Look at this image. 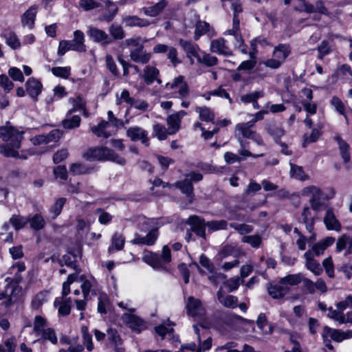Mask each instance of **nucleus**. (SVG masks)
<instances>
[{
	"instance_id": "72a5a7b5",
	"label": "nucleus",
	"mask_w": 352,
	"mask_h": 352,
	"mask_svg": "<svg viewBox=\"0 0 352 352\" xmlns=\"http://www.w3.org/2000/svg\"><path fill=\"white\" fill-rule=\"evenodd\" d=\"M125 243L124 236L118 232L114 233L111 237V245L109 248V252L113 253L115 251H120L123 249Z\"/></svg>"
},
{
	"instance_id": "774afa93",
	"label": "nucleus",
	"mask_w": 352,
	"mask_h": 352,
	"mask_svg": "<svg viewBox=\"0 0 352 352\" xmlns=\"http://www.w3.org/2000/svg\"><path fill=\"white\" fill-rule=\"evenodd\" d=\"M65 201L66 199L65 198H60L57 199L54 205L51 207L50 212L52 214L53 219H55L60 214Z\"/></svg>"
},
{
	"instance_id": "f3484780",
	"label": "nucleus",
	"mask_w": 352,
	"mask_h": 352,
	"mask_svg": "<svg viewBox=\"0 0 352 352\" xmlns=\"http://www.w3.org/2000/svg\"><path fill=\"white\" fill-rule=\"evenodd\" d=\"M159 233L157 228H152L148 234L142 236L136 234L135 238L131 241V243L134 245H144L151 246L155 244Z\"/></svg>"
},
{
	"instance_id": "5701e85b",
	"label": "nucleus",
	"mask_w": 352,
	"mask_h": 352,
	"mask_svg": "<svg viewBox=\"0 0 352 352\" xmlns=\"http://www.w3.org/2000/svg\"><path fill=\"white\" fill-rule=\"evenodd\" d=\"M26 91L30 96L36 100L37 96L41 93L43 85L41 82L34 78H30L25 83Z\"/></svg>"
},
{
	"instance_id": "8fccbe9b",
	"label": "nucleus",
	"mask_w": 352,
	"mask_h": 352,
	"mask_svg": "<svg viewBox=\"0 0 352 352\" xmlns=\"http://www.w3.org/2000/svg\"><path fill=\"white\" fill-rule=\"evenodd\" d=\"M80 118L79 116H72L69 114V111L67 113L66 118L63 121V126L65 129H71L78 127L80 123Z\"/></svg>"
},
{
	"instance_id": "338daca9",
	"label": "nucleus",
	"mask_w": 352,
	"mask_h": 352,
	"mask_svg": "<svg viewBox=\"0 0 352 352\" xmlns=\"http://www.w3.org/2000/svg\"><path fill=\"white\" fill-rule=\"evenodd\" d=\"M209 30V24L205 21H198L195 30V39L198 40L202 35Z\"/></svg>"
},
{
	"instance_id": "6e6d98bb",
	"label": "nucleus",
	"mask_w": 352,
	"mask_h": 352,
	"mask_svg": "<svg viewBox=\"0 0 352 352\" xmlns=\"http://www.w3.org/2000/svg\"><path fill=\"white\" fill-rule=\"evenodd\" d=\"M201 56L199 57L197 62L207 67H212L218 63V58L216 56L207 54L205 52H201Z\"/></svg>"
},
{
	"instance_id": "2eb2a0df",
	"label": "nucleus",
	"mask_w": 352,
	"mask_h": 352,
	"mask_svg": "<svg viewBox=\"0 0 352 352\" xmlns=\"http://www.w3.org/2000/svg\"><path fill=\"white\" fill-rule=\"evenodd\" d=\"M210 50L212 53L225 56L232 55L231 49L226 45V41L223 38L212 40L210 45Z\"/></svg>"
},
{
	"instance_id": "1a4fd4ad",
	"label": "nucleus",
	"mask_w": 352,
	"mask_h": 352,
	"mask_svg": "<svg viewBox=\"0 0 352 352\" xmlns=\"http://www.w3.org/2000/svg\"><path fill=\"white\" fill-rule=\"evenodd\" d=\"M122 320L126 324L136 333H140L146 328V322L133 313H124Z\"/></svg>"
},
{
	"instance_id": "f03ea898",
	"label": "nucleus",
	"mask_w": 352,
	"mask_h": 352,
	"mask_svg": "<svg viewBox=\"0 0 352 352\" xmlns=\"http://www.w3.org/2000/svg\"><path fill=\"white\" fill-rule=\"evenodd\" d=\"M148 39H142L140 36L127 38L124 41V45L129 48L130 59L138 64L146 65L151 60L153 54L147 52L144 43Z\"/></svg>"
},
{
	"instance_id": "ea45409f",
	"label": "nucleus",
	"mask_w": 352,
	"mask_h": 352,
	"mask_svg": "<svg viewBox=\"0 0 352 352\" xmlns=\"http://www.w3.org/2000/svg\"><path fill=\"white\" fill-rule=\"evenodd\" d=\"M217 298L220 303H221L226 307L233 309L237 306V298L232 295L224 296L221 289L217 292Z\"/></svg>"
},
{
	"instance_id": "13d9d810",
	"label": "nucleus",
	"mask_w": 352,
	"mask_h": 352,
	"mask_svg": "<svg viewBox=\"0 0 352 352\" xmlns=\"http://www.w3.org/2000/svg\"><path fill=\"white\" fill-rule=\"evenodd\" d=\"M241 241L248 243L252 248H258L262 242V238L259 234L245 235L242 237Z\"/></svg>"
},
{
	"instance_id": "0e129e2a",
	"label": "nucleus",
	"mask_w": 352,
	"mask_h": 352,
	"mask_svg": "<svg viewBox=\"0 0 352 352\" xmlns=\"http://www.w3.org/2000/svg\"><path fill=\"white\" fill-rule=\"evenodd\" d=\"M111 37L116 40H121L124 37V32L122 28L118 24H112L109 29Z\"/></svg>"
},
{
	"instance_id": "6ab92c4d",
	"label": "nucleus",
	"mask_w": 352,
	"mask_h": 352,
	"mask_svg": "<svg viewBox=\"0 0 352 352\" xmlns=\"http://www.w3.org/2000/svg\"><path fill=\"white\" fill-rule=\"evenodd\" d=\"M186 112L184 110H180L175 113L170 115L167 119L166 122L168 126L169 133L175 134L180 129V124L182 119L186 115Z\"/></svg>"
},
{
	"instance_id": "603ef678",
	"label": "nucleus",
	"mask_w": 352,
	"mask_h": 352,
	"mask_svg": "<svg viewBox=\"0 0 352 352\" xmlns=\"http://www.w3.org/2000/svg\"><path fill=\"white\" fill-rule=\"evenodd\" d=\"M37 336H40V340L49 341L52 344H56L58 342V338L56 336V331L53 328H47ZM38 340H39V339Z\"/></svg>"
},
{
	"instance_id": "4d7b16f0",
	"label": "nucleus",
	"mask_w": 352,
	"mask_h": 352,
	"mask_svg": "<svg viewBox=\"0 0 352 352\" xmlns=\"http://www.w3.org/2000/svg\"><path fill=\"white\" fill-rule=\"evenodd\" d=\"M153 133L154 135L157 138L160 140H166L168 135H170L169 133V129L168 128L166 129L165 126L157 123L153 125Z\"/></svg>"
},
{
	"instance_id": "0eeeda50",
	"label": "nucleus",
	"mask_w": 352,
	"mask_h": 352,
	"mask_svg": "<svg viewBox=\"0 0 352 352\" xmlns=\"http://www.w3.org/2000/svg\"><path fill=\"white\" fill-rule=\"evenodd\" d=\"M254 126V125L251 124L249 121L236 124L234 134L238 142H239V140H243V138H247L253 140L258 145H263V141L261 137L256 131L252 129Z\"/></svg>"
},
{
	"instance_id": "a19ab883",
	"label": "nucleus",
	"mask_w": 352,
	"mask_h": 352,
	"mask_svg": "<svg viewBox=\"0 0 352 352\" xmlns=\"http://www.w3.org/2000/svg\"><path fill=\"white\" fill-rule=\"evenodd\" d=\"M173 186L179 188L181 192L187 195L188 197H191L193 195V186L191 182L186 178L183 181L177 182L173 184Z\"/></svg>"
},
{
	"instance_id": "7c9ffc66",
	"label": "nucleus",
	"mask_w": 352,
	"mask_h": 352,
	"mask_svg": "<svg viewBox=\"0 0 352 352\" xmlns=\"http://www.w3.org/2000/svg\"><path fill=\"white\" fill-rule=\"evenodd\" d=\"M166 6V1L162 0L153 6L144 7L142 10L145 15L154 17L160 14Z\"/></svg>"
},
{
	"instance_id": "680f3d73",
	"label": "nucleus",
	"mask_w": 352,
	"mask_h": 352,
	"mask_svg": "<svg viewBox=\"0 0 352 352\" xmlns=\"http://www.w3.org/2000/svg\"><path fill=\"white\" fill-rule=\"evenodd\" d=\"M208 230L214 232L220 230L227 229L228 223L226 220H217L206 222Z\"/></svg>"
},
{
	"instance_id": "f704fd0d",
	"label": "nucleus",
	"mask_w": 352,
	"mask_h": 352,
	"mask_svg": "<svg viewBox=\"0 0 352 352\" xmlns=\"http://www.w3.org/2000/svg\"><path fill=\"white\" fill-rule=\"evenodd\" d=\"M28 223H30V228L35 231L42 230L46 224L45 219L39 213L29 216Z\"/></svg>"
},
{
	"instance_id": "bf43d9fd",
	"label": "nucleus",
	"mask_w": 352,
	"mask_h": 352,
	"mask_svg": "<svg viewBox=\"0 0 352 352\" xmlns=\"http://www.w3.org/2000/svg\"><path fill=\"white\" fill-rule=\"evenodd\" d=\"M15 348L16 340L13 336L6 338L3 343L0 344V352H14Z\"/></svg>"
},
{
	"instance_id": "de8ad7c7",
	"label": "nucleus",
	"mask_w": 352,
	"mask_h": 352,
	"mask_svg": "<svg viewBox=\"0 0 352 352\" xmlns=\"http://www.w3.org/2000/svg\"><path fill=\"white\" fill-rule=\"evenodd\" d=\"M107 335L108 340L114 344L115 347L118 348V352H124L123 349L118 348L122 344V341L117 330L109 328L107 330Z\"/></svg>"
},
{
	"instance_id": "e2e57ef3",
	"label": "nucleus",
	"mask_w": 352,
	"mask_h": 352,
	"mask_svg": "<svg viewBox=\"0 0 352 352\" xmlns=\"http://www.w3.org/2000/svg\"><path fill=\"white\" fill-rule=\"evenodd\" d=\"M5 37L6 44L12 50H16L21 47V42L15 33L9 32Z\"/></svg>"
},
{
	"instance_id": "b1692460",
	"label": "nucleus",
	"mask_w": 352,
	"mask_h": 352,
	"mask_svg": "<svg viewBox=\"0 0 352 352\" xmlns=\"http://www.w3.org/2000/svg\"><path fill=\"white\" fill-rule=\"evenodd\" d=\"M37 13V6H32L21 16V23L29 30L33 29Z\"/></svg>"
},
{
	"instance_id": "c85d7f7f",
	"label": "nucleus",
	"mask_w": 352,
	"mask_h": 352,
	"mask_svg": "<svg viewBox=\"0 0 352 352\" xmlns=\"http://www.w3.org/2000/svg\"><path fill=\"white\" fill-rule=\"evenodd\" d=\"M290 53L291 50L288 45L280 44L274 47L272 56L283 64Z\"/></svg>"
},
{
	"instance_id": "dca6fc26",
	"label": "nucleus",
	"mask_w": 352,
	"mask_h": 352,
	"mask_svg": "<svg viewBox=\"0 0 352 352\" xmlns=\"http://www.w3.org/2000/svg\"><path fill=\"white\" fill-rule=\"evenodd\" d=\"M187 223L191 226V230L197 236L206 238V223L204 219L198 216H191L187 220Z\"/></svg>"
},
{
	"instance_id": "412c9836",
	"label": "nucleus",
	"mask_w": 352,
	"mask_h": 352,
	"mask_svg": "<svg viewBox=\"0 0 352 352\" xmlns=\"http://www.w3.org/2000/svg\"><path fill=\"white\" fill-rule=\"evenodd\" d=\"M336 251L344 252L345 256L352 253V236L349 234H343L338 238L336 242Z\"/></svg>"
},
{
	"instance_id": "79ce46f5",
	"label": "nucleus",
	"mask_w": 352,
	"mask_h": 352,
	"mask_svg": "<svg viewBox=\"0 0 352 352\" xmlns=\"http://www.w3.org/2000/svg\"><path fill=\"white\" fill-rule=\"evenodd\" d=\"M322 333L331 340L340 342L344 340L343 333L340 330L331 329L327 326L324 327Z\"/></svg>"
},
{
	"instance_id": "cd10ccee",
	"label": "nucleus",
	"mask_w": 352,
	"mask_h": 352,
	"mask_svg": "<svg viewBox=\"0 0 352 352\" xmlns=\"http://www.w3.org/2000/svg\"><path fill=\"white\" fill-rule=\"evenodd\" d=\"M224 34L233 36V44L236 48H240L244 42L240 32V24H239V22L236 20L234 21V23H232V28L226 31Z\"/></svg>"
},
{
	"instance_id": "6e6552de",
	"label": "nucleus",
	"mask_w": 352,
	"mask_h": 352,
	"mask_svg": "<svg viewBox=\"0 0 352 352\" xmlns=\"http://www.w3.org/2000/svg\"><path fill=\"white\" fill-rule=\"evenodd\" d=\"M166 87L173 90L175 98L182 99L189 94V87L183 76L176 77L172 82L167 83Z\"/></svg>"
},
{
	"instance_id": "49530a36",
	"label": "nucleus",
	"mask_w": 352,
	"mask_h": 352,
	"mask_svg": "<svg viewBox=\"0 0 352 352\" xmlns=\"http://www.w3.org/2000/svg\"><path fill=\"white\" fill-rule=\"evenodd\" d=\"M9 222L13 226L14 230H19L23 228L27 223H28V217L13 214L10 217Z\"/></svg>"
},
{
	"instance_id": "ddd939ff",
	"label": "nucleus",
	"mask_w": 352,
	"mask_h": 352,
	"mask_svg": "<svg viewBox=\"0 0 352 352\" xmlns=\"http://www.w3.org/2000/svg\"><path fill=\"white\" fill-rule=\"evenodd\" d=\"M126 135L131 141H141L146 146L148 144V132L140 126H135L128 128Z\"/></svg>"
},
{
	"instance_id": "9b49d317",
	"label": "nucleus",
	"mask_w": 352,
	"mask_h": 352,
	"mask_svg": "<svg viewBox=\"0 0 352 352\" xmlns=\"http://www.w3.org/2000/svg\"><path fill=\"white\" fill-rule=\"evenodd\" d=\"M62 132L58 129H54L48 134L38 135L31 138V142L34 145L47 144L52 142H57L62 136Z\"/></svg>"
},
{
	"instance_id": "3c124183",
	"label": "nucleus",
	"mask_w": 352,
	"mask_h": 352,
	"mask_svg": "<svg viewBox=\"0 0 352 352\" xmlns=\"http://www.w3.org/2000/svg\"><path fill=\"white\" fill-rule=\"evenodd\" d=\"M290 165V175L292 177L295 178L298 180L305 181L308 179V176L304 172L302 166L294 164L292 163Z\"/></svg>"
},
{
	"instance_id": "a211bd4d",
	"label": "nucleus",
	"mask_w": 352,
	"mask_h": 352,
	"mask_svg": "<svg viewBox=\"0 0 352 352\" xmlns=\"http://www.w3.org/2000/svg\"><path fill=\"white\" fill-rule=\"evenodd\" d=\"M179 43L186 52L187 57L190 58L191 64L194 63L192 57L198 60L200 56L199 52L201 51L197 44L183 39H180Z\"/></svg>"
},
{
	"instance_id": "20e7f679",
	"label": "nucleus",
	"mask_w": 352,
	"mask_h": 352,
	"mask_svg": "<svg viewBox=\"0 0 352 352\" xmlns=\"http://www.w3.org/2000/svg\"><path fill=\"white\" fill-rule=\"evenodd\" d=\"M302 195L309 197V204L315 212H318L326 208L324 201L329 197L316 186H309L302 190Z\"/></svg>"
},
{
	"instance_id": "864d4df0",
	"label": "nucleus",
	"mask_w": 352,
	"mask_h": 352,
	"mask_svg": "<svg viewBox=\"0 0 352 352\" xmlns=\"http://www.w3.org/2000/svg\"><path fill=\"white\" fill-rule=\"evenodd\" d=\"M336 140L339 146L340 155H341L344 163L349 162L350 160V153L349 152V144L340 137H337L336 138Z\"/></svg>"
},
{
	"instance_id": "f257e3e1",
	"label": "nucleus",
	"mask_w": 352,
	"mask_h": 352,
	"mask_svg": "<svg viewBox=\"0 0 352 352\" xmlns=\"http://www.w3.org/2000/svg\"><path fill=\"white\" fill-rule=\"evenodd\" d=\"M23 131H19L9 122L0 126V138L6 143L0 145V153L7 157H20L18 149L23 140Z\"/></svg>"
},
{
	"instance_id": "69168bd1",
	"label": "nucleus",
	"mask_w": 352,
	"mask_h": 352,
	"mask_svg": "<svg viewBox=\"0 0 352 352\" xmlns=\"http://www.w3.org/2000/svg\"><path fill=\"white\" fill-rule=\"evenodd\" d=\"M329 102L338 113L342 116H345L346 105L338 97L333 96Z\"/></svg>"
},
{
	"instance_id": "4be33fe9",
	"label": "nucleus",
	"mask_w": 352,
	"mask_h": 352,
	"mask_svg": "<svg viewBox=\"0 0 352 352\" xmlns=\"http://www.w3.org/2000/svg\"><path fill=\"white\" fill-rule=\"evenodd\" d=\"M69 41L73 47V51L78 52H85L87 51V47L85 44V34L81 30H75L74 32V38Z\"/></svg>"
},
{
	"instance_id": "4468645a",
	"label": "nucleus",
	"mask_w": 352,
	"mask_h": 352,
	"mask_svg": "<svg viewBox=\"0 0 352 352\" xmlns=\"http://www.w3.org/2000/svg\"><path fill=\"white\" fill-rule=\"evenodd\" d=\"M87 34L95 43H101L102 44H109L111 43V37L104 31L96 27L88 26Z\"/></svg>"
},
{
	"instance_id": "c9c22d12",
	"label": "nucleus",
	"mask_w": 352,
	"mask_h": 352,
	"mask_svg": "<svg viewBox=\"0 0 352 352\" xmlns=\"http://www.w3.org/2000/svg\"><path fill=\"white\" fill-rule=\"evenodd\" d=\"M312 210L311 208L305 207L302 212L303 223L305 224L306 228L309 232H311L314 230V219L316 217V215L312 214Z\"/></svg>"
},
{
	"instance_id": "5fc2aeb1",
	"label": "nucleus",
	"mask_w": 352,
	"mask_h": 352,
	"mask_svg": "<svg viewBox=\"0 0 352 352\" xmlns=\"http://www.w3.org/2000/svg\"><path fill=\"white\" fill-rule=\"evenodd\" d=\"M80 331L84 346L86 347L87 351H91L94 349L92 335L89 332V329L87 326H82Z\"/></svg>"
},
{
	"instance_id": "c756f323",
	"label": "nucleus",
	"mask_w": 352,
	"mask_h": 352,
	"mask_svg": "<svg viewBox=\"0 0 352 352\" xmlns=\"http://www.w3.org/2000/svg\"><path fill=\"white\" fill-rule=\"evenodd\" d=\"M265 130L267 133L273 138L276 143L280 142V138L284 136L285 134V131L281 126H278L274 123L267 124Z\"/></svg>"
},
{
	"instance_id": "e433bc0d",
	"label": "nucleus",
	"mask_w": 352,
	"mask_h": 352,
	"mask_svg": "<svg viewBox=\"0 0 352 352\" xmlns=\"http://www.w3.org/2000/svg\"><path fill=\"white\" fill-rule=\"evenodd\" d=\"M112 305L109 297L105 294H101L98 298V311L101 314H106L111 309Z\"/></svg>"
},
{
	"instance_id": "393cba45",
	"label": "nucleus",
	"mask_w": 352,
	"mask_h": 352,
	"mask_svg": "<svg viewBox=\"0 0 352 352\" xmlns=\"http://www.w3.org/2000/svg\"><path fill=\"white\" fill-rule=\"evenodd\" d=\"M324 223L327 230L340 231L341 229V224L336 219L332 208L327 210L324 217Z\"/></svg>"
},
{
	"instance_id": "052dcab7",
	"label": "nucleus",
	"mask_w": 352,
	"mask_h": 352,
	"mask_svg": "<svg viewBox=\"0 0 352 352\" xmlns=\"http://www.w3.org/2000/svg\"><path fill=\"white\" fill-rule=\"evenodd\" d=\"M52 73L54 76L67 79L71 75V67H54L52 68Z\"/></svg>"
},
{
	"instance_id": "09e8293b",
	"label": "nucleus",
	"mask_w": 352,
	"mask_h": 352,
	"mask_svg": "<svg viewBox=\"0 0 352 352\" xmlns=\"http://www.w3.org/2000/svg\"><path fill=\"white\" fill-rule=\"evenodd\" d=\"M47 301V292L41 291L37 293L32 298L31 305L32 309H38Z\"/></svg>"
},
{
	"instance_id": "37998d69",
	"label": "nucleus",
	"mask_w": 352,
	"mask_h": 352,
	"mask_svg": "<svg viewBox=\"0 0 352 352\" xmlns=\"http://www.w3.org/2000/svg\"><path fill=\"white\" fill-rule=\"evenodd\" d=\"M47 324V320L45 318L37 315L34 317L33 322V331L36 336L39 335L45 330Z\"/></svg>"
},
{
	"instance_id": "9d476101",
	"label": "nucleus",
	"mask_w": 352,
	"mask_h": 352,
	"mask_svg": "<svg viewBox=\"0 0 352 352\" xmlns=\"http://www.w3.org/2000/svg\"><path fill=\"white\" fill-rule=\"evenodd\" d=\"M140 76L147 85L153 84L155 81L157 82L158 84L162 83V80L160 79V71L153 65H146L144 67Z\"/></svg>"
},
{
	"instance_id": "58836bf2",
	"label": "nucleus",
	"mask_w": 352,
	"mask_h": 352,
	"mask_svg": "<svg viewBox=\"0 0 352 352\" xmlns=\"http://www.w3.org/2000/svg\"><path fill=\"white\" fill-rule=\"evenodd\" d=\"M126 25L129 27H140L144 28L148 26L151 22L146 19H141L137 16H128L124 19Z\"/></svg>"
},
{
	"instance_id": "39448f33",
	"label": "nucleus",
	"mask_w": 352,
	"mask_h": 352,
	"mask_svg": "<svg viewBox=\"0 0 352 352\" xmlns=\"http://www.w3.org/2000/svg\"><path fill=\"white\" fill-rule=\"evenodd\" d=\"M85 157L89 160H111L120 165H124L126 163L124 158L118 155L113 151L107 147L90 148L85 154Z\"/></svg>"
},
{
	"instance_id": "423d86ee",
	"label": "nucleus",
	"mask_w": 352,
	"mask_h": 352,
	"mask_svg": "<svg viewBox=\"0 0 352 352\" xmlns=\"http://www.w3.org/2000/svg\"><path fill=\"white\" fill-rule=\"evenodd\" d=\"M108 121L102 120L97 126L91 128V131L98 137L108 138L111 134L107 131V128L112 125L116 128H122L129 122V119L123 121L115 116L112 111H107Z\"/></svg>"
},
{
	"instance_id": "7ed1b4c3",
	"label": "nucleus",
	"mask_w": 352,
	"mask_h": 352,
	"mask_svg": "<svg viewBox=\"0 0 352 352\" xmlns=\"http://www.w3.org/2000/svg\"><path fill=\"white\" fill-rule=\"evenodd\" d=\"M142 260L155 270H164L166 268L165 265L171 261L170 250L166 245L162 248L161 255L153 252L146 251L143 254Z\"/></svg>"
},
{
	"instance_id": "473e14b6",
	"label": "nucleus",
	"mask_w": 352,
	"mask_h": 352,
	"mask_svg": "<svg viewBox=\"0 0 352 352\" xmlns=\"http://www.w3.org/2000/svg\"><path fill=\"white\" fill-rule=\"evenodd\" d=\"M195 111L199 114V118L201 121L209 122H214V113L212 109L206 106L196 107Z\"/></svg>"
},
{
	"instance_id": "a18cd8bd",
	"label": "nucleus",
	"mask_w": 352,
	"mask_h": 352,
	"mask_svg": "<svg viewBox=\"0 0 352 352\" xmlns=\"http://www.w3.org/2000/svg\"><path fill=\"white\" fill-rule=\"evenodd\" d=\"M302 278L303 276L301 274H289L280 278L279 283L284 286H294L302 282Z\"/></svg>"
},
{
	"instance_id": "f8f14e48",
	"label": "nucleus",
	"mask_w": 352,
	"mask_h": 352,
	"mask_svg": "<svg viewBox=\"0 0 352 352\" xmlns=\"http://www.w3.org/2000/svg\"><path fill=\"white\" fill-rule=\"evenodd\" d=\"M186 309L188 314L193 318H201L205 315V309L201 301L192 296L188 298Z\"/></svg>"
},
{
	"instance_id": "2f4dec72",
	"label": "nucleus",
	"mask_w": 352,
	"mask_h": 352,
	"mask_svg": "<svg viewBox=\"0 0 352 352\" xmlns=\"http://www.w3.org/2000/svg\"><path fill=\"white\" fill-rule=\"evenodd\" d=\"M133 99V98L131 97L129 91L126 89L122 90L120 95L116 94V104L117 105H121L123 103H126L129 105V107L126 109L125 116L129 113L130 109L132 107Z\"/></svg>"
},
{
	"instance_id": "a878e982",
	"label": "nucleus",
	"mask_w": 352,
	"mask_h": 352,
	"mask_svg": "<svg viewBox=\"0 0 352 352\" xmlns=\"http://www.w3.org/2000/svg\"><path fill=\"white\" fill-rule=\"evenodd\" d=\"M304 258L305 259V267L307 270L316 276L320 275L322 272V269L320 263L314 259V256H311L310 252H306L304 254Z\"/></svg>"
},
{
	"instance_id": "4c0bfd02",
	"label": "nucleus",
	"mask_w": 352,
	"mask_h": 352,
	"mask_svg": "<svg viewBox=\"0 0 352 352\" xmlns=\"http://www.w3.org/2000/svg\"><path fill=\"white\" fill-rule=\"evenodd\" d=\"M71 302L70 298H63L60 302L57 299L55 300L54 306L58 307V311L60 315L65 316L70 314Z\"/></svg>"
},
{
	"instance_id": "aec40b11",
	"label": "nucleus",
	"mask_w": 352,
	"mask_h": 352,
	"mask_svg": "<svg viewBox=\"0 0 352 352\" xmlns=\"http://www.w3.org/2000/svg\"><path fill=\"white\" fill-rule=\"evenodd\" d=\"M334 242L335 238L332 236H327L318 243L314 244L307 252H310L311 253V256H319L323 254L324 250L328 247L331 246Z\"/></svg>"
},
{
	"instance_id": "c03bdc74",
	"label": "nucleus",
	"mask_w": 352,
	"mask_h": 352,
	"mask_svg": "<svg viewBox=\"0 0 352 352\" xmlns=\"http://www.w3.org/2000/svg\"><path fill=\"white\" fill-rule=\"evenodd\" d=\"M69 102L72 104L73 107L69 110V114H72L73 113L80 111L84 115L87 116V111L85 109V103L83 99L78 96L75 98H70Z\"/></svg>"
},
{
	"instance_id": "bb28decb",
	"label": "nucleus",
	"mask_w": 352,
	"mask_h": 352,
	"mask_svg": "<svg viewBox=\"0 0 352 352\" xmlns=\"http://www.w3.org/2000/svg\"><path fill=\"white\" fill-rule=\"evenodd\" d=\"M267 291L272 298L280 299L289 293V289L278 283V284L270 285L267 287Z\"/></svg>"
}]
</instances>
